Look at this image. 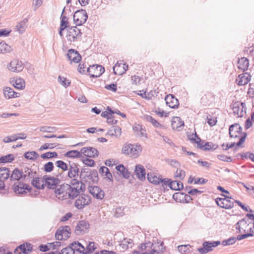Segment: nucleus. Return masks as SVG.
I'll use <instances>...</instances> for the list:
<instances>
[{"label": "nucleus", "mask_w": 254, "mask_h": 254, "mask_svg": "<svg viewBox=\"0 0 254 254\" xmlns=\"http://www.w3.org/2000/svg\"><path fill=\"white\" fill-rule=\"evenodd\" d=\"M85 185L81 181L77 179H72L70 183H64L59 186L58 189L55 190L56 194H63V197L70 199H74L77 197L81 193L84 192Z\"/></svg>", "instance_id": "nucleus-1"}, {"label": "nucleus", "mask_w": 254, "mask_h": 254, "mask_svg": "<svg viewBox=\"0 0 254 254\" xmlns=\"http://www.w3.org/2000/svg\"><path fill=\"white\" fill-rule=\"evenodd\" d=\"M142 149V146L140 144L126 143L122 147V153L133 158H137L141 152Z\"/></svg>", "instance_id": "nucleus-2"}, {"label": "nucleus", "mask_w": 254, "mask_h": 254, "mask_svg": "<svg viewBox=\"0 0 254 254\" xmlns=\"http://www.w3.org/2000/svg\"><path fill=\"white\" fill-rule=\"evenodd\" d=\"M88 15L85 9H81L76 10L73 14L74 23L76 26H80L86 22Z\"/></svg>", "instance_id": "nucleus-3"}, {"label": "nucleus", "mask_w": 254, "mask_h": 254, "mask_svg": "<svg viewBox=\"0 0 254 254\" xmlns=\"http://www.w3.org/2000/svg\"><path fill=\"white\" fill-rule=\"evenodd\" d=\"M42 183H44V188L47 187L49 189H57L56 187L60 183V180L57 178L49 175H44L42 178Z\"/></svg>", "instance_id": "nucleus-4"}, {"label": "nucleus", "mask_w": 254, "mask_h": 254, "mask_svg": "<svg viewBox=\"0 0 254 254\" xmlns=\"http://www.w3.org/2000/svg\"><path fill=\"white\" fill-rule=\"evenodd\" d=\"M91 200V196L81 193L75 201V207L78 209H82L85 206L90 203Z\"/></svg>", "instance_id": "nucleus-5"}, {"label": "nucleus", "mask_w": 254, "mask_h": 254, "mask_svg": "<svg viewBox=\"0 0 254 254\" xmlns=\"http://www.w3.org/2000/svg\"><path fill=\"white\" fill-rule=\"evenodd\" d=\"M81 30L78 28L76 26H71L67 30L66 37L67 40L70 42L77 41L81 36Z\"/></svg>", "instance_id": "nucleus-6"}, {"label": "nucleus", "mask_w": 254, "mask_h": 254, "mask_svg": "<svg viewBox=\"0 0 254 254\" xmlns=\"http://www.w3.org/2000/svg\"><path fill=\"white\" fill-rule=\"evenodd\" d=\"M87 72L91 77L97 78L100 77L104 72L103 66L98 64L90 65L87 68Z\"/></svg>", "instance_id": "nucleus-7"}, {"label": "nucleus", "mask_w": 254, "mask_h": 254, "mask_svg": "<svg viewBox=\"0 0 254 254\" xmlns=\"http://www.w3.org/2000/svg\"><path fill=\"white\" fill-rule=\"evenodd\" d=\"M224 198L218 197L215 199L216 203L219 207L225 209H231L234 206V202L231 200L232 197L225 196Z\"/></svg>", "instance_id": "nucleus-8"}, {"label": "nucleus", "mask_w": 254, "mask_h": 254, "mask_svg": "<svg viewBox=\"0 0 254 254\" xmlns=\"http://www.w3.org/2000/svg\"><path fill=\"white\" fill-rule=\"evenodd\" d=\"M220 244V242L217 241H205L202 244V247L198 248V251L201 254H204L213 250V248H215Z\"/></svg>", "instance_id": "nucleus-9"}, {"label": "nucleus", "mask_w": 254, "mask_h": 254, "mask_svg": "<svg viewBox=\"0 0 254 254\" xmlns=\"http://www.w3.org/2000/svg\"><path fill=\"white\" fill-rule=\"evenodd\" d=\"M79 166V165L77 163L69 162L67 176L71 180L77 179L78 177L80 172Z\"/></svg>", "instance_id": "nucleus-10"}, {"label": "nucleus", "mask_w": 254, "mask_h": 254, "mask_svg": "<svg viewBox=\"0 0 254 254\" xmlns=\"http://www.w3.org/2000/svg\"><path fill=\"white\" fill-rule=\"evenodd\" d=\"M70 234V228L68 226L60 227L56 231L55 237L57 240H62L64 237L65 239L69 237Z\"/></svg>", "instance_id": "nucleus-11"}, {"label": "nucleus", "mask_w": 254, "mask_h": 254, "mask_svg": "<svg viewBox=\"0 0 254 254\" xmlns=\"http://www.w3.org/2000/svg\"><path fill=\"white\" fill-rule=\"evenodd\" d=\"M88 190L93 197L96 199L102 200L105 196V192L103 190H101L97 186H89Z\"/></svg>", "instance_id": "nucleus-12"}, {"label": "nucleus", "mask_w": 254, "mask_h": 254, "mask_svg": "<svg viewBox=\"0 0 254 254\" xmlns=\"http://www.w3.org/2000/svg\"><path fill=\"white\" fill-rule=\"evenodd\" d=\"M89 228L90 224L87 221H80L76 226L75 233L77 235L84 234Z\"/></svg>", "instance_id": "nucleus-13"}, {"label": "nucleus", "mask_w": 254, "mask_h": 254, "mask_svg": "<svg viewBox=\"0 0 254 254\" xmlns=\"http://www.w3.org/2000/svg\"><path fill=\"white\" fill-rule=\"evenodd\" d=\"M12 189L16 193L22 194L26 193V190H30L31 188L27 184L18 183L14 184Z\"/></svg>", "instance_id": "nucleus-14"}, {"label": "nucleus", "mask_w": 254, "mask_h": 254, "mask_svg": "<svg viewBox=\"0 0 254 254\" xmlns=\"http://www.w3.org/2000/svg\"><path fill=\"white\" fill-rule=\"evenodd\" d=\"M10 177V171L6 167L0 168V190L4 189V181Z\"/></svg>", "instance_id": "nucleus-15"}, {"label": "nucleus", "mask_w": 254, "mask_h": 254, "mask_svg": "<svg viewBox=\"0 0 254 254\" xmlns=\"http://www.w3.org/2000/svg\"><path fill=\"white\" fill-rule=\"evenodd\" d=\"M166 104L170 108L177 109L179 107V102L176 97L173 94L167 95L165 98Z\"/></svg>", "instance_id": "nucleus-16"}, {"label": "nucleus", "mask_w": 254, "mask_h": 254, "mask_svg": "<svg viewBox=\"0 0 254 254\" xmlns=\"http://www.w3.org/2000/svg\"><path fill=\"white\" fill-rule=\"evenodd\" d=\"M68 59L71 62L78 63L81 60V56L75 50L70 49L66 54Z\"/></svg>", "instance_id": "nucleus-17"}, {"label": "nucleus", "mask_w": 254, "mask_h": 254, "mask_svg": "<svg viewBox=\"0 0 254 254\" xmlns=\"http://www.w3.org/2000/svg\"><path fill=\"white\" fill-rule=\"evenodd\" d=\"M82 154L89 158H95L98 156L99 152L93 147H86L81 148Z\"/></svg>", "instance_id": "nucleus-18"}, {"label": "nucleus", "mask_w": 254, "mask_h": 254, "mask_svg": "<svg viewBox=\"0 0 254 254\" xmlns=\"http://www.w3.org/2000/svg\"><path fill=\"white\" fill-rule=\"evenodd\" d=\"M128 69V65L118 62L113 67L114 73L116 75H121L125 73Z\"/></svg>", "instance_id": "nucleus-19"}, {"label": "nucleus", "mask_w": 254, "mask_h": 254, "mask_svg": "<svg viewBox=\"0 0 254 254\" xmlns=\"http://www.w3.org/2000/svg\"><path fill=\"white\" fill-rule=\"evenodd\" d=\"M23 67L22 62L16 60L11 61L8 66V69L12 72L21 71Z\"/></svg>", "instance_id": "nucleus-20"}, {"label": "nucleus", "mask_w": 254, "mask_h": 254, "mask_svg": "<svg viewBox=\"0 0 254 254\" xmlns=\"http://www.w3.org/2000/svg\"><path fill=\"white\" fill-rule=\"evenodd\" d=\"M198 147L205 151L214 150L218 147V145L216 144H214L212 142H206L203 140Z\"/></svg>", "instance_id": "nucleus-21"}, {"label": "nucleus", "mask_w": 254, "mask_h": 254, "mask_svg": "<svg viewBox=\"0 0 254 254\" xmlns=\"http://www.w3.org/2000/svg\"><path fill=\"white\" fill-rule=\"evenodd\" d=\"M233 131L237 132L238 134H240L242 131V127L239 124H235L231 125L229 127V131L230 137L232 138H236L238 137V134H233Z\"/></svg>", "instance_id": "nucleus-22"}, {"label": "nucleus", "mask_w": 254, "mask_h": 254, "mask_svg": "<svg viewBox=\"0 0 254 254\" xmlns=\"http://www.w3.org/2000/svg\"><path fill=\"white\" fill-rule=\"evenodd\" d=\"M4 96L7 99L18 97L20 93L15 92L13 89L9 87H5L3 89Z\"/></svg>", "instance_id": "nucleus-23"}, {"label": "nucleus", "mask_w": 254, "mask_h": 254, "mask_svg": "<svg viewBox=\"0 0 254 254\" xmlns=\"http://www.w3.org/2000/svg\"><path fill=\"white\" fill-rule=\"evenodd\" d=\"M135 173L137 178L140 180L143 181L145 179V170L142 165L140 164L136 165Z\"/></svg>", "instance_id": "nucleus-24"}, {"label": "nucleus", "mask_w": 254, "mask_h": 254, "mask_svg": "<svg viewBox=\"0 0 254 254\" xmlns=\"http://www.w3.org/2000/svg\"><path fill=\"white\" fill-rule=\"evenodd\" d=\"M171 126L173 129L180 130V128L184 126V122L180 117H174L172 121Z\"/></svg>", "instance_id": "nucleus-25"}, {"label": "nucleus", "mask_w": 254, "mask_h": 254, "mask_svg": "<svg viewBox=\"0 0 254 254\" xmlns=\"http://www.w3.org/2000/svg\"><path fill=\"white\" fill-rule=\"evenodd\" d=\"M23 171V177L25 180H30L33 178L37 174L36 171H33L31 168L25 167Z\"/></svg>", "instance_id": "nucleus-26"}, {"label": "nucleus", "mask_w": 254, "mask_h": 254, "mask_svg": "<svg viewBox=\"0 0 254 254\" xmlns=\"http://www.w3.org/2000/svg\"><path fill=\"white\" fill-rule=\"evenodd\" d=\"M32 185L38 190L44 189V183H42V178L37 177L36 175L33 178L31 181Z\"/></svg>", "instance_id": "nucleus-27"}, {"label": "nucleus", "mask_w": 254, "mask_h": 254, "mask_svg": "<svg viewBox=\"0 0 254 254\" xmlns=\"http://www.w3.org/2000/svg\"><path fill=\"white\" fill-rule=\"evenodd\" d=\"M69 249L73 252L76 251L82 254H83V251H85L84 247L79 242L76 241H74L70 244Z\"/></svg>", "instance_id": "nucleus-28"}, {"label": "nucleus", "mask_w": 254, "mask_h": 254, "mask_svg": "<svg viewBox=\"0 0 254 254\" xmlns=\"http://www.w3.org/2000/svg\"><path fill=\"white\" fill-rule=\"evenodd\" d=\"M247 73L240 74L236 80L238 85L242 86L247 84L251 80V76H246Z\"/></svg>", "instance_id": "nucleus-29"}, {"label": "nucleus", "mask_w": 254, "mask_h": 254, "mask_svg": "<svg viewBox=\"0 0 254 254\" xmlns=\"http://www.w3.org/2000/svg\"><path fill=\"white\" fill-rule=\"evenodd\" d=\"M238 68L242 70L243 71L248 69L249 66V61L247 58L243 57L239 59L238 61Z\"/></svg>", "instance_id": "nucleus-30"}, {"label": "nucleus", "mask_w": 254, "mask_h": 254, "mask_svg": "<svg viewBox=\"0 0 254 254\" xmlns=\"http://www.w3.org/2000/svg\"><path fill=\"white\" fill-rule=\"evenodd\" d=\"M116 169L124 178L128 179L130 177V173L128 170L123 164L116 166Z\"/></svg>", "instance_id": "nucleus-31"}, {"label": "nucleus", "mask_w": 254, "mask_h": 254, "mask_svg": "<svg viewBox=\"0 0 254 254\" xmlns=\"http://www.w3.org/2000/svg\"><path fill=\"white\" fill-rule=\"evenodd\" d=\"M23 171L19 170L18 168H15L13 171L11 176H10V179L11 181H18L21 179H23Z\"/></svg>", "instance_id": "nucleus-32"}, {"label": "nucleus", "mask_w": 254, "mask_h": 254, "mask_svg": "<svg viewBox=\"0 0 254 254\" xmlns=\"http://www.w3.org/2000/svg\"><path fill=\"white\" fill-rule=\"evenodd\" d=\"M21 252L24 254H28L33 250V246L30 243H25L17 247Z\"/></svg>", "instance_id": "nucleus-33"}, {"label": "nucleus", "mask_w": 254, "mask_h": 254, "mask_svg": "<svg viewBox=\"0 0 254 254\" xmlns=\"http://www.w3.org/2000/svg\"><path fill=\"white\" fill-rule=\"evenodd\" d=\"M64 156L68 158H78L82 157L81 150L79 151L76 150H72L66 152Z\"/></svg>", "instance_id": "nucleus-34"}, {"label": "nucleus", "mask_w": 254, "mask_h": 254, "mask_svg": "<svg viewBox=\"0 0 254 254\" xmlns=\"http://www.w3.org/2000/svg\"><path fill=\"white\" fill-rule=\"evenodd\" d=\"M169 188L174 190H180L184 188L183 184L180 181H171L169 184Z\"/></svg>", "instance_id": "nucleus-35"}, {"label": "nucleus", "mask_w": 254, "mask_h": 254, "mask_svg": "<svg viewBox=\"0 0 254 254\" xmlns=\"http://www.w3.org/2000/svg\"><path fill=\"white\" fill-rule=\"evenodd\" d=\"M90 182L92 183H97L98 182V173L97 170H92V171H90L88 176L86 178Z\"/></svg>", "instance_id": "nucleus-36"}, {"label": "nucleus", "mask_w": 254, "mask_h": 254, "mask_svg": "<svg viewBox=\"0 0 254 254\" xmlns=\"http://www.w3.org/2000/svg\"><path fill=\"white\" fill-rule=\"evenodd\" d=\"M147 180L149 182L155 185H158L160 183L161 178L157 177L154 173L150 172L147 175Z\"/></svg>", "instance_id": "nucleus-37"}, {"label": "nucleus", "mask_w": 254, "mask_h": 254, "mask_svg": "<svg viewBox=\"0 0 254 254\" xmlns=\"http://www.w3.org/2000/svg\"><path fill=\"white\" fill-rule=\"evenodd\" d=\"M105 170L106 171V174H105V176H106V178L109 181V182L113 183V176L112 174L110 173L109 169L107 167H101L99 171V173H100L101 175L104 176Z\"/></svg>", "instance_id": "nucleus-38"}, {"label": "nucleus", "mask_w": 254, "mask_h": 254, "mask_svg": "<svg viewBox=\"0 0 254 254\" xmlns=\"http://www.w3.org/2000/svg\"><path fill=\"white\" fill-rule=\"evenodd\" d=\"M133 130L138 136L142 137L145 135V137L147 138V135L145 133L146 130L145 128H143L141 126L138 125L133 127Z\"/></svg>", "instance_id": "nucleus-39"}, {"label": "nucleus", "mask_w": 254, "mask_h": 254, "mask_svg": "<svg viewBox=\"0 0 254 254\" xmlns=\"http://www.w3.org/2000/svg\"><path fill=\"white\" fill-rule=\"evenodd\" d=\"M188 138L192 143H196L197 147L200 145L202 141L196 132L194 134L192 133L191 135H188Z\"/></svg>", "instance_id": "nucleus-40"}, {"label": "nucleus", "mask_w": 254, "mask_h": 254, "mask_svg": "<svg viewBox=\"0 0 254 254\" xmlns=\"http://www.w3.org/2000/svg\"><path fill=\"white\" fill-rule=\"evenodd\" d=\"M28 19L27 18L24 19L22 21L18 23L16 25V28L19 33L22 34L23 33L27 27V23Z\"/></svg>", "instance_id": "nucleus-41"}, {"label": "nucleus", "mask_w": 254, "mask_h": 254, "mask_svg": "<svg viewBox=\"0 0 254 254\" xmlns=\"http://www.w3.org/2000/svg\"><path fill=\"white\" fill-rule=\"evenodd\" d=\"M39 156V154L35 151H28L25 152L24 154L25 158L32 160H36Z\"/></svg>", "instance_id": "nucleus-42"}, {"label": "nucleus", "mask_w": 254, "mask_h": 254, "mask_svg": "<svg viewBox=\"0 0 254 254\" xmlns=\"http://www.w3.org/2000/svg\"><path fill=\"white\" fill-rule=\"evenodd\" d=\"M248 220L246 218H243L236 224V228L238 230L239 233L243 232L242 230V226H249L250 224L248 223Z\"/></svg>", "instance_id": "nucleus-43"}, {"label": "nucleus", "mask_w": 254, "mask_h": 254, "mask_svg": "<svg viewBox=\"0 0 254 254\" xmlns=\"http://www.w3.org/2000/svg\"><path fill=\"white\" fill-rule=\"evenodd\" d=\"M11 47L8 45L5 42L0 41V53H9L11 51Z\"/></svg>", "instance_id": "nucleus-44"}, {"label": "nucleus", "mask_w": 254, "mask_h": 254, "mask_svg": "<svg viewBox=\"0 0 254 254\" xmlns=\"http://www.w3.org/2000/svg\"><path fill=\"white\" fill-rule=\"evenodd\" d=\"M233 111L234 114L238 115L239 117H242L244 115V111L241 109L239 104L235 103L233 107Z\"/></svg>", "instance_id": "nucleus-45"}, {"label": "nucleus", "mask_w": 254, "mask_h": 254, "mask_svg": "<svg viewBox=\"0 0 254 254\" xmlns=\"http://www.w3.org/2000/svg\"><path fill=\"white\" fill-rule=\"evenodd\" d=\"M14 160V155L12 154L2 156L0 157V163L11 162Z\"/></svg>", "instance_id": "nucleus-46"}, {"label": "nucleus", "mask_w": 254, "mask_h": 254, "mask_svg": "<svg viewBox=\"0 0 254 254\" xmlns=\"http://www.w3.org/2000/svg\"><path fill=\"white\" fill-rule=\"evenodd\" d=\"M65 7L63 9L62 13L61 16L60 26L64 28L68 27V18L66 16H64L63 13L64 12Z\"/></svg>", "instance_id": "nucleus-47"}, {"label": "nucleus", "mask_w": 254, "mask_h": 254, "mask_svg": "<svg viewBox=\"0 0 254 254\" xmlns=\"http://www.w3.org/2000/svg\"><path fill=\"white\" fill-rule=\"evenodd\" d=\"M185 193L178 192L173 195V198L177 202H184V197Z\"/></svg>", "instance_id": "nucleus-48"}, {"label": "nucleus", "mask_w": 254, "mask_h": 254, "mask_svg": "<svg viewBox=\"0 0 254 254\" xmlns=\"http://www.w3.org/2000/svg\"><path fill=\"white\" fill-rule=\"evenodd\" d=\"M96 249L95 247V243L92 242H89L85 251H83V254H91Z\"/></svg>", "instance_id": "nucleus-49"}, {"label": "nucleus", "mask_w": 254, "mask_h": 254, "mask_svg": "<svg viewBox=\"0 0 254 254\" xmlns=\"http://www.w3.org/2000/svg\"><path fill=\"white\" fill-rule=\"evenodd\" d=\"M58 82L65 88L70 84V81L68 79L61 75L58 77Z\"/></svg>", "instance_id": "nucleus-50"}, {"label": "nucleus", "mask_w": 254, "mask_h": 254, "mask_svg": "<svg viewBox=\"0 0 254 254\" xmlns=\"http://www.w3.org/2000/svg\"><path fill=\"white\" fill-rule=\"evenodd\" d=\"M146 120L151 123L155 127H161V125L155 119H153L152 116L150 115H146L145 116Z\"/></svg>", "instance_id": "nucleus-51"}, {"label": "nucleus", "mask_w": 254, "mask_h": 254, "mask_svg": "<svg viewBox=\"0 0 254 254\" xmlns=\"http://www.w3.org/2000/svg\"><path fill=\"white\" fill-rule=\"evenodd\" d=\"M57 156L58 153L56 152H48L41 155V157L44 159L56 158Z\"/></svg>", "instance_id": "nucleus-52"}, {"label": "nucleus", "mask_w": 254, "mask_h": 254, "mask_svg": "<svg viewBox=\"0 0 254 254\" xmlns=\"http://www.w3.org/2000/svg\"><path fill=\"white\" fill-rule=\"evenodd\" d=\"M39 130L43 132L53 133L57 131V128L54 127L43 126L39 128Z\"/></svg>", "instance_id": "nucleus-53"}, {"label": "nucleus", "mask_w": 254, "mask_h": 254, "mask_svg": "<svg viewBox=\"0 0 254 254\" xmlns=\"http://www.w3.org/2000/svg\"><path fill=\"white\" fill-rule=\"evenodd\" d=\"M14 86L15 88L19 89H22L25 87V81L22 78L16 79Z\"/></svg>", "instance_id": "nucleus-54"}, {"label": "nucleus", "mask_w": 254, "mask_h": 254, "mask_svg": "<svg viewBox=\"0 0 254 254\" xmlns=\"http://www.w3.org/2000/svg\"><path fill=\"white\" fill-rule=\"evenodd\" d=\"M56 165L63 171H67L68 166L66 163L62 160L57 161L55 163Z\"/></svg>", "instance_id": "nucleus-55"}, {"label": "nucleus", "mask_w": 254, "mask_h": 254, "mask_svg": "<svg viewBox=\"0 0 254 254\" xmlns=\"http://www.w3.org/2000/svg\"><path fill=\"white\" fill-rule=\"evenodd\" d=\"M237 240V237H232L227 240H223L222 242V245L224 246L231 245L234 244Z\"/></svg>", "instance_id": "nucleus-56"}, {"label": "nucleus", "mask_w": 254, "mask_h": 254, "mask_svg": "<svg viewBox=\"0 0 254 254\" xmlns=\"http://www.w3.org/2000/svg\"><path fill=\"white\" fill-rule=\"evenodd\" d=\"M58 145L56 143H45L44 145H42L39 149L40 151H42L43 150H46L48 149H53L55 147L57 146Z\"/></svg>", "instance_id": "nucleus-57"}, {"label": "nucleus", "mask_w": 254, "mask_h": 254, "mask_svg": "<svg viewBox=\"0 0 254 254\" xmlns=\"http://www.w3.org/2000/svg\"><path fill=\"white\" fill-rule=\"evenodd\" d=\"M124 208L122 207H117L115 208L114 216L116 217H120L124 215Z\"/></svg>", "instance_id": "nucleus-58"}, {"label": "nucleus", "mask_w": 254, "mask_h": 254, "mask_svg": "<svg viewBox=\"0 0 254 254\" xmlns=\"http://www.w3.org/2000/svg\"><path fill=\"white\" fill-rule=\"evenodd\" d=\"M54 164L52 162H48L46 163L44 166V170L46 172H51L54 169Z\"/></svg>", "instance_id": "nucleus-59"}, {"label": "nucleus", "mask_w": 254, "mask_h": 254, "mask_svg": "<svg viewBox=\"0 0 254 254\" xmlns=\"http://www.w3.org/2000/svg\"><path fill=\"white\" fill-rule=\"evenodd\" d=\"M113 129L114 131V132L113 133L114 136L117 138L120 137L122 133L121 128L117 126H113Z\"/></svg>", "instance_id": "nucleus-60"}, {"label": "nucleus", "mask_w": 254, "mask_h": 254, "mask_svg": "<svg viewBox=\"0 0 254 254\" xmlns=\"http://www.w3.org/2000/svg\"><path fill=\"white\" fill-rule=\"evenodd\" d=\"M83 163L89 167H93L95 165V161L92 159L88 158H83L82 159Z\"/></svg>", "instance_id": "nucleus-61"}, {"label": "nucleus", "mask_w": 254, "mask_h": 254, "mask_svg": "<svg viewBox=\"0 0 254 254\" xmlns=\"http://www.w3.org/2000/svg\"><path fill=\"white\" fill-rule=\"evenodd\" d=\"M217 158L221 161L226 162H231L232 161V159L231 157L227 156L224 154H219L217 155Z\"/></svg>", "instance_id": "nucleus-62"}, {"label": "nucleus", "mask_w": 254, "mask_h": 254, "mask_svg": "<svg viewBox=\"0 0 254 254\" xmlns=\"http://www.w3.org/2000/svg\"><path fill=\"white\" fill-rule=\"evenodd\" d=\"M132 242V240L131 239L126 240V239H124L120 245L122 247L123 249H127L128 248V245L131 244Z\"/></svg>", "instance_id": "nucleus-63"}, {"label": "nucleus", "mask_w": 254, "mask_h": 254, "mask_svg": "<svg viewBox=\"0 0 254 254\" xmlns=\"http://www.w3.org/2000/svg\"><path fill=\"white\" fill-rule=\"evenodd\" d=\"M185 177V172L181 169H177L175 174V178H179L181 179H183Z\"/></svg>", "instance_id": "nucleus-64"}]
</instances>
